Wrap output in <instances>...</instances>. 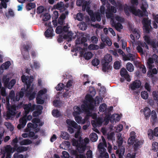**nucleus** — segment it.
<instances>
[{
    "label": "nucleus",
    "mask_w": 158,
    "mask_h": 158,
    "mask_svg": "<svg viewBox=\"0 0 158 158\" xmlns=\"http://www.w3.org/2000/svg\"><path fill=\"white\" fill-rule=\"evenodd\" d=\"M107 9L106 11V15L108 19L110 18L113 15L114 13L117 11L116 8L114 6H111L109 3L106 5Z\"/></svg>",
    "instance_id": "obj_3"
},
{
    "label": "nucleus",
    "mask_w": 158,
    "mask_h": 158,
    "mask_svg": "<svg viewBox=\"0 0 158 158\" xmlns=\"http://www.w3.org/2000/svg\"><path fill=\"white\" fill-rule=\"evenodd\" d=\"M21 53L23 57L26 60H29L30 57L29 54V52H24L22 49H21Z\"/></svg>",
    "instance_id": "obj_31"
},
{
    "label": "nucleus",
    "mask_w": 158,
    "mask_h": 158,
    "mask_svg": "<svg viewBox=\"0 0 158 158\" xmlns=\"http://www.w3.org/2000/svg\"><path fill=\"white\" fill-rule=\"evenodd\" d=\"M76 18L78 21H82L83 19V14L81 13H78L76 16Z\"/></svg>",
    "instance_id": "obj_64"
},
{
    "label": "nucleus",
    "mask_w": 158,
    "mask_h": 158,
    "mask_svg": "<svg viewBox=\"0 0 158 158\" xmlns=\"http://www.w3.org/2000/svg\"><path fill=\"white\" fill-rule=\"evenodd\" d=\"M6 88L2 87L0 89V94L3 97H6L7 96V94L6 92Z\"/></svg>",
    "instance_id": "obj_52"
},
{
    "label": "nucleus",
    "mask_w": 158,
    "mask_h": 158,
    "mask_svg": "<svg viewBox=\"0 0 158 158\" xmlns=\"http://www.w3.org/2000/svg\"><path fill=\"white\" fill-rule=\"evenodd\" d=\"M74 112L73 113V116H75L80 114L82 112V110L80 107L77 106H75L73 108Z\"/></svg>",
    "instance_id": "obj_23"
},
{
    "label": "nucleus",
    "mask_w": 158,
    "mask_h": 158,
    "mask_svg": "<svg viewBox=\"0 0 158 158\" xmlns=\"http://www.w3.org/2000/svg\"><path fill=\"white\" fill-rule=\"evenodd\" d=\"M27 148L26 147L20 146L18 148L16 151L18 152H23L27 151Z\"/></svg>",
    "instance_id": "obj_47"
},
{
    "label": "nucleus",
    "mask_w": 158,
    "mask_h": 158,
    "mask_svg": "<svg viewBox=\"0 0 158 158\" xmlns=\"http://www.w3.org/2000/svg\"><path fill=\"white\" fill-rule=\"evenodd\" d=\"M124 148L122 146V148L120 149L119 148L116 151L117 154L118 155V157L119 158H122L123 156L124 152Z\"/></svg>",
    "instance_id": "obj_24"
},
{
    "label": "nucleus",
    "mask_w": 158,
    "mask_h": 158,
    "mask_svg": "<svg viewBox=\"0 0 158 158\" xmlns=\"http://www.w3.org/2000/svg\"><path fill=\"white\" fill-rule=\"evenodd\" d=\"M4 151L6 154H10L11 153H13V148L11 147L10 145H7L5 147L4 150H2Z\"/></svg>",
    "instance_id": "obj_26"
},
{
    "label": "nucleus",
    "mask_w": 158,
    "mask_h": 158,
    "mask_svg": "<svg viewBox=\"0 0 158 158\" xmlns=\"http://www.w3.org/2000/svg\"><path fill=\"white\" fill-rule=\"evenodd\" d=\"M10 78L9 77H7L6 76H4L2 78V82L4 83V86L6 87V86H8V84L9 82Z\"/></svg>",
    "instance_id": "obj_30"
},
{
    "label": "nucleus",
    "mask_w": 158,
    "mask_h": 158,
    "mask_svg": "<svg viewBox=\"0 0 158 158\" xmlns=\"http://www.w3.org/2000/svg\"><path fill=\"white\" fill-rule=\"evenodd\" d=\"M90 139L92 142L96 141L98 139L97 134L95 133H92L90 135Z\"/></svg>",
    "instance_id": "obj_40"
},
{
    "label": "nucleus",
    "mask_w": 158,
    "mask_h": 158,
    "mask_svg": "<svg viewBox=\"0 0 158 158\" xmlns=\"http://www.w3.org/2000/svg\"><path fill=\"white\" fill-rule=\"evenodd\" d=\"M19 123L17 126V128L21 129L24 127L27 122V119L25 117H23L19 120Z\"/></svg>",
    "instance_id": "obj_17"
},
{
    "label": "nucleus",
    "mask_w": 158,
    "mask_h": 158,
    "mask_svg": "<svg viewBox=\"0 0 158 158\" xmlns=\"http://www.w3.org/2000/svg\"><path fill=\"white\" fill-rule=\"evenodd\" d=\"M35 7V4L34 3L30 2L27 4L26 8L27 10H30Z\"/></svg>",
    "instance_id": "obj_34"
},
{
    "label": "nucleus",
    "mask_w": 158,
    "mask_h": 158,
    "mask_svg": "<svg viewBox=\"0 0 158 158\" xmlns=\"http://www.w3.org/2000/svg\"><path fill=\"white\" fill-rule=\"evenodd\" d=\"M32 80H31V79L27 81L26 83L25 84L27 86V90L30 89L31 88V84L32 83Z\"/></svg>",
    "instance_id": "obj_61"
},
{
    "label": "nucleus",
    "mask_w": 158,
    "mask_h": 158,
    "mask_svg": "<svg viewBox=\"0 0 158 158\" xmlns=\"http://www.w3.org/2000/svg\"><path fill=\"white\" fill-rule=\"evenodd\" d=\"M144 87L146 90L147 91L150 92L151 91V86L150 85V84L148 82H146L144 85Z\"/></svg>",
    "instance_id": "obj_51"
},
{
    "label": "nucleus",
    "mask_w": 158,
    "mask_h": 158,
    "mask_svg": "<svg viewBox=\"0 0 158 158\" xmlns=\"http://www.w3.org/2000/svg\"><path fill=\"white\" fill-rule=\"evenodd\" d=\"M148 135L150 139H152L153 138L154 132L151 129H149L148 131Z\"/></svg>",
    "instance_id": "obj_59"
},
{
    "label": "nucleus",
    "mask_w": 158,
    "mask_h": 158,
    "mask_svg": "<svg viewBox=\"0 0 158 158\" xmlns=\"http://www.w3.org/2000/svg\"><path fill=\"white\" fill-rule=\"evenodd\" d=\"M126 69L129 72H132L134 69V67L131 63L128 62L126 64Z\"/></svg>",
    "instance_id": "obj_41"
},
{
    "label": "nucleus",
    "mask_w": 158,
    "mask_h": 158,
    "mask_svg": "<svg viewBox=\"0 0 158 158\" xmlns=\"http://www.w3.org/2000/svg\"><path fill=\"white\" fill-rule=\"evenodd\" d=\"M87 40V38L85 37H81V39L80 38H78L76 40V44H84L85 46H87V44H85Z\"/></svg>",
    "instance_id": "obj_20"
},
{
    "label": "nucleus",
    "mask_w": 158,
    "mask_h": 158,
    "mask_svg": "<svg viewBox=\"0 0 158 158\" xmlns=\"http://www.w3.org/2000/svg\"><path fill=\"white\" fill-rule=\"evenodd\" d=\"M52 114L54 116L58 117L60 116V112L58 110H53L52 111Z\"/></svg>",
    "instance_id": "obj_50"
},
{
    "label": "nucleus",
    "mask_w": 158,
    "mask_h": 158,
    "mask_svg": "<svg viewBox=\"0 0 158 158\" xmlns=\"http://www.w3.org/2000/svg\"><path fill=\"white\" fill-rule=\"evenodd\" d=\"M124 11L126 14H129L128 10L135 16L139 17H142L143 15V13L139 9L136 10L135 7L133 6L128 7L127 6L124 8Z\"/></svg>",
    "instance_id": "obj_2"
},
{
    "label": "nucleus",
    "mask_w": 158,
    "mask_h": 158,
    "mask_svg": "<svg viewBox=\"0 0 158 158\" xmlns=\"http://www.w3.org/2000/svg\"><path fill=\"white\" fill-rule=\"evenodd\" d=\"M47 92L48 90L45 88L40 90L36 94V99H48L49 95Z\"/></svg>",
    "instance_id": "obj_4"
},
{
    "label": "nucleus",
    "mask_w": 158,
    "mask_h": 158,
    "mask_svg": "<svg viewBox=\"0 0 158 158\" xmlns=\"http://www.w3.org/2000/svg\"><path fill=\"white\" fill-rule=\"evenodd\" d=\"M93 55L91 52H85L84 55V57L87 60L90 59L93 56Z\"/></svg>",
    "instance_id": "obj_38"
},
{
    "label": "nucleus",
    "mask_w": 158,
    "mask_h": 158,
    "mask_svg": "<svg viewBox=\"0 0 158 158\" xmlns=\"http://www.w3.org/2000/svg\"><path fill=\"white\" fill-rule=\"evenodd\" d=\"M16 83V80L15 79H12L9 82L8 84V86H6L9 89H11Z\"/></svg>",
    "instance_id": "obj_37"
},
{
    "label": "nucleus",
    "mask_w": 158,
    "mask_h": 158,
    "mask_svg": "<svg viewBox=\"0 0 158 158\" xmlns=\"http://www.w3.org/2000/svg\"><path fill=\"white\" fill-rule=\"evenodd\" d=\"M31 48V45L30 43L28 42L26 45L24 44L23 45V50L24 52H29Z\"/></svg>",
    "instance_id": "obj_35"
},
{
    "label": "nucleus",
    "mask_w": 158,
    "mask_h": 158,
    "mask_svg": "<svg viewBox=\"0 0 158 158\" xmlns=\"http://www.w3.org/2000/svg\"><path fill=\"white\" fill-rule=\"evenodd\" d=\"M114 68L116 69H118L120 68V64L118 61H115L113 65Z\"/></svg>",
    "instance_id": "obj_60"
},
{
    "label": "nucleus",
    "mask_w": 158,
    "mask_h": 158,
    "mask_svg": "<svg viewBox=\"0 0 158 158\" xmlns=\"http://www.w3.org/2000/svg\"><path fill=\"white\" fill-rule=\"evenodd\" d=\"M55 6L56 9L58 10L63 9V10H65L66 9V8L64 6V4L62 2L57 3L55 5Z\"/></svg>",
    "instance_id": "obj_33"
},
{
    "label": "nucleus",
    "mask_w": 158,
    "mask_h": 158,
    "mask_svg": "<svg viewBox=\"0 0 158 158\" xmlns=\"http://www.w3.org/2000/svg\"><path fill=\"white\" fill-rule=\"evenodd\" d=\"M33 89V87L32 86L30 89L27 90V92L26 93V96L27 97L28 99H34L35 98L36 94V92H32Z\"/></svg>",
    "instance_id": "obj_14"
},
{
    "label": "nucleus",
    "mask_w": 158,
    "mask_h": 158,
    "mask_svg": "<svg viewBox=\"0 0 158 158\" xmlns=\"http://www.w3.org/2000/svg\"><path fill=\"white\" fill-rule=\"evenodd\" d=\"M9 111L7 112L6 114V117L8 118L11 117V116L14 115L15 114V112L13 111L10 108L8 109Z\"/></svg>",
    "instance_id": "obj_45"
},
{
    "label": "nucleus",
    "mask_w": 158,
    "mask_h": 158,
    "mask_svg": "<svg viewBox=\"0 0 158 158\" xmlns=\"http://www.w3.org/2000/svg\"><path fill=\"white\" fill-rule=\"evenodd\" d=\"M128 73L126 70L124 68H122L120 70V74L121 76L123 77L125 75Z\"/></svg>",
    "instance_id": "obj_63"
},
{
    "label": "nucleus",
    "mask_w": 158,
    "mask_h": 158,
    "mask_svg": "<svg viewBox=\"0 0 158 158\" xmlns=\"http://www.w3.org/2000/svg\"><path fill=\"white\" fill-rule=\"evenodd\" d=\"M147 67L149 69V71L148 72V76L149 75H150L149 76V77H150V75H152V74L151 73V71L152 68L154 67V66L152 64H147Z\"/></svg>",
    "instance_id": "obj_58"
},
{
    "label": "nucleus",
    "mask_w": 158,
    "mask_h": 158,
    "mask_svg": "<svg viewBox=\"0 0 158 158\" xmlns=\"http://www.w3.org/2000/svg\"><path fill=\"white\" fill-rule=\"evenodd\" d=\"M15 93L13 90H11L10 91L9 95L6 97V99H15Z\"/></svg>",
    "instance_id": "obj_46"
},
{
    "label": "nucleus",
    "mask_w": 158,
    "mask_h": 158,
    "mask_svg": "<svg viewBox=\"0 0 158 158\" xmlns=\"http://www.w3.org/2000/svg\"><path fill=\"white\" fill-rule=\"evenodd\" d=\"M143 48L147 49H149L148 46L145 42H141L137 47L136 49L138 52L141 54L144 55L145 54V52H146V50L145 49L143 50Z\"/></svg>",
    "instance_id": "obj_6"
},
{
    "label": "nucleus",
    "mask_w": 158,
    "mask_h": 158,
    "mask_svg": "<svg viewBox=\"0 0 158 158\" xmlns=\"http://www.w3.org/2000/svg\"><path fill=\"white\" fill-rule=\"evenodd\" d=\"M32 143L31 140L29 139H25L23 140L20 142L21 145H27L31 144Z\"/></svg>",
    "instance_id": "obj_43"
},
{
    "label": "nucleus",
    "mask_w": 158,
    "mask_h": 158,
    "mask_svg": "<svg viewBox=\"0 0 158 158\" xmlns=\"http://www.w3.org/2000/svg\"><path fill=\"white\" fill-rule=\"evenodd\" d=\"M65 92L63 93L62 96L64 98H67L71 96V93L70 91L69 90V89L65 88Z\"/></svg>",
    "instance_id": "obj_36"
},
{
    "label": "nucleus",
    "mask_w": 158,
    "mask_h": 158,
    "mask_svg": "<svg viewBox=\"0 0 158 158\" xmlns=\"http://www.w3.org/2000/svg\"><path fill=\"white\" fill-rule=\"evenodd\" d=\"M44 7L43 6H40L37 8V13L38 14L42 13L44 10Z\"/></svg>",
    "instance_id": "obj_62"
},
{
    "label": "nucleus",
    "mask_w": 158,
    "mask_h": 158,
    "mask_svg": "<svg viewBox=\"0 0 158 158\" xmlns=\"http://www.w3.org/2000/svg\"><path fill=\"white\" fill-rule=\"evenodd\" d=\"M143 114L146 117H149L151 115V110L147 107H145L144 109Z\"/></svg>",
    "instance_id": "obj_27"
},
{
    "label": "nucleus",
    "mask_w": 158,
    "mask_h": 158,
    "mask_svg": "<svg viewBox=\"0 0 158 158\" xmlns=\"http://www.w3.org/2000/svg\"><path fill=\"white\" fill-rule=\"evenodd\" d=\"M141 85V83L139 80H135L129 85V88L132 90L134 91L139 88Z\"/></svg>",
    "instance_id": "obj_10"
},
{
    "label": "nucleus",
    "mask_w": 158,
    "mask_h": 158,
    "mask_svg": "<svg viewBox=\"0 0 158 158\" xmlns=\"http://www.w3.org/2000/svg\"><path fill=\"white\" fill-rule=\"evenodd\" d=\"M98 148L99 151L101 152V153L103 152H104L106 150V149L103 147V144L102 143H100L98 145Z\"/></svg>",
    "instance_id": "obj_48"
},
{
    "label": "nucleus",
    "mask_w": 158,
    "mask_h": 158,
    "mask_svg": "<svg viewBox=\"0 0 158 158\" xmlns=\"http://www.w3.org/2000/svg\"><path fill=\"white\" fill-rule=\"evenodd\" d=\"M107 106L105 103L102 104L99 107L100 112H103L106 109Z\"/></svg>",
    "instance_id": "obj_44"
},
{
    "label": "nucleus",
    "mask_w": 158,
    "mask_h": 158,
    "mask_svg": "<svg viewBox=\"0 0 158 158\" xmlns=\"http://www.w3.org/2000/svg\"><path fill=\"white\" fill-rule=\"evenodd\" d=\"M106 88L104 86H101L99 92V95L96 97L95 99H103L105 96Z\"/></svg>",
    "instance_id": "obj_16"
},
{
    "label": "nucleus",
    "mask_w": 158,
    "mask_h": 158,
    "mask_svg": "<svg viewBox=\"0 0 158 158\" xmlns=\"http://www.w3.org/2000/svg\"><path fill=\"white\" fill-rule=\"evenodd\" d=\"M26 92L27 89H26L25 88H22L20 91L16 94L15 99H17L22 98L24 96L25 94H26Z\"/></svg>",
    "instance_id": "obj_18"
},
{
    "label": "nucleus",
    "mask_w": 158,
    "mask_h": 158,
    "mask_svg": "<svg viewBox=\"0 0 158 158\" xmlns=\"http://www.w3.org/2000/svg\"><path fill=\"white\" fill-rule=\"evenodd\" d=\"M77 149L79 153H83L86 148V144L82 140H79V144L77 146Z\"/></svg>",
    "instance_id": "obj_13"
},
{
    "label": "nucleus",
    "mask_w": 158,
    "mask_h": 158,
    "mask_svg": "<svg viewBox=\"0 0 158 158\" xmlns=\"http://www.w3.org/2000/svg\"><path fill=\"white\" fill-rule=\"evenodd\" d=\"M151 20L148 19V18H144L142 21V23L144 27L146 32L148 33L150 30L152 29L151 26Z\"/></svg>",
    "instance_id": "obj_5"
},
{
    "label": "nucleus",
    "mask_w": 158,
    "mask_h": 158,
    "mask_svg": "<svg viewBox=\"0 0 158 158\" xmlns=\"http://www.w3.org/2000/svg\"><path fill=\"white\" fill-rule=\"evenodd\" d=\"M60 99H55L53 102V105L56 107H60Z\"/></svg>",
    "instance_id": "obj_54"
},
{
    "label": "nucleus",
    "mask_w": 158,
    "mask_h": 158,
    "mask_svg": "<svg viewBox=\"0 0 158 158\" xmlns=\"http://www.w3.org/2000/svg\"><path fill=\"white\" fill-rule=\"evenodd\" d=\"M144 38L145 41L148 44L152 45L153 48L155 47V42L151 39L149 36L146 35L144 36Z\"/></svg>",
    "instance_id": "obj_19"
},
{
    "label": "nucleus",
    "mask_w": 158,
    "mask_h": 158,
    "mask_svg": "<svg viewBox=\"0 0 158 158\" xmlns=\"http://www.w3.org/2000/svg\"><path fill=\"white\" fill-rule=\"evenodd\" d=\"M100 63L99 60L97 58H95L93 59L92 61V65L94 66H98Z\"/></svg>",
    "instance_id": "obj_57"
},
{
    "label": "nucleus",
    "mask_w": 158,
    "mask_h": 158,
    "mask_svg": "<svg viewBox=\"0 0 158 158\" xmlns=\"http://www.w3.org/2000/svg\"><path fill=\"white\" fill-rule=\"evenodd\" d=\"M112 60V56L110 54L106 55L104 57V60L102 62H107L109 64Z\"/></svg>",
    "instance_id": "obj_28"
},
{
    "label": "nucleus",
    "mask_w": 158,
    "mask_h": 158,
    "mask_svg": "<svg viewBox=\"0 0 158 158\" xmlns=\"http://www.w3.org/2000/svg\"><path fill=\"white\" fill-rule=\"evenodd\" d=\"M141 95L143 99H148L149 95L147 91H142L141 92Z\"/></svg>",
    "instance_id": "obj_49"
},
{
    "label": "nucleus",
    "mask_w": 158,
    "mask_h": 158,
    "mask_svg": "<svg viewBox=\"0 0 158 158\" xmlns=\"http://www.w3.org/2000/svg\"><path fill=\"white\" fill-rule=\"evenodd\" d=\"M102 70L104 72H106L108 69L109 64L107 62H102Z\"/></svg>",
    "instance_id": "obj_42"
},
{
    "label": "nucleus",
    "mask_w": 158,
    "mask_h": 158,
    "mask_svg": "<svg viewBox=\"0 0 158 158\" xmlns=\"http://www.w3.org/2000/svg\"><path fill=\"white\" fill-rule=\"evenodd\" d=\"M73 83V80H69L67 82L66 85H64L65 88H66V89H69V88L72 86Z\"/></svg>",
    "instance_id": "obj_56"
},
{
    "label": "nucleus",
    "mask_w": 158,
    "mask_h": 158,
    "mask_svg": "<svg viewBox=\"0 0 158 158\" xmlns=\"http://www.w3.org/2000/svg\"><path fill=\"white\" fill-rule=\"evenodd\" d=\"M35 104L32 105L30 103L28 104H24L23 108L24 110V114L27 115L30 111H33L34 110Z\"/></svg>",
    "instance_id": "obj_8"
},
{
    "label": "nucleus",
    "mask_w": 158,
    "mask_h": 158,
    "mask_svg": "<svg viewBox=\"0 0 158 158\" xmlns=\"http://www.w3.org/2000/svg\"><path fill=\"white\" fill-rule=\"evenodd\" d=\"M134 143V149L135 150H137L139 148H140V146L143 143L142 141L138 140L136 139Z\"/></svg>",
    "instance_id": "obj_25"
},
{
    "label": "nucleus",
    "mask_w": 158,
    "mask_h": 158,
    "mask_svg": "<svg viewBox=\"0 0 158 158\" xmlns=\"http://www.w3.org/2000/svg\"><path fill=\"white\" fill-rule=\"evenodd\" d=\"M10 64V61H7L2 64L0 68L2 69H6L9 67Z\"/></svg>",
    "instance_id": "obj_29"
},
{
    "label": "nucleus",
    "mask_w": 158,
    "mask_h": 158,
    "mask_svg": "<svg viewBox=\"0 0 158 158\" xmlns=\"http://www.w3.org/2000/svg\"><path fill=\"white\" fill-rule=\"evenodd\" d=\"M136 139H135V136H131L128 139L127 143L130 145H132L135 143Z\"/></svg>",
    "instance_id": "obj_32"
},
{
    "label": "nucleus",
    "mask_w": 158,
    "mask_h": 158,
    "mask_svg": "<svg viewBox=\"0 0 158 158\" xmlns=\"http://www.w3.org/2000/svg\"><path fill=\"white\" fill-rule=\"evenodd\" d=\"M84 101V104L81 105L82 110L85 112H89V110L93 111L94 110V102L97 101H100L103 99H85Z\"/></svg>",
    "instance_id": "obj_1"
},
{
    "label": "nucleus",
    "mask_w": 158,
    "mask_h": 158,
    "mask_svg": "<svg viewBox=\"0 0 158 158\" xmlns=\"http://www.w3.org/2000/svg\"><path fill=\"white\" fill-rule=\"evenodd\" d=\"M69 27L68 25H65L64 26H58L56 30V32L57 34H60L62 33H66L69 31Z\"/></svg>",
    "instance_id": "obj_12"
},
{
    "label": "nucleus",
    "mask_w": 158,
    "mask_h": 158,
    "mask_svg": "<svg viewBox=\"0 0 158 158\" xmlns=\"http://www.w3.org/2000/svg\"><path fill=\"white\" fill-rule=\"evenodd\" d=\"M60 137L63 139L65 140H68L69 138V136L68 133L64 131L62 132Z\"/></svg>",
    "instance_id": "obj_39"
},
{
    "label": "nucleus",
    "mask_w": 158,
    "mask_h": 158,
    "mask_svg": "<svg viewBox=\"0 0 158 158\" xmlns=\"http://www.w3.org/2000/svg\"><path fill=\"white\" fill-rule=\"evenodd\" d=\"M63 88L65 89L64 85L61 83H59L56 87V90L59 91H61Z\"/></svg>",
    "instance_id": "obj_53"
},
{
    "label": "nucleus",
    "mask_w": 158,
    "mask_h": 158,
    "mask_svg": "<svg viewBox=\"0 0 158 158\" xmlns=\"http://www.w3.org/2000/svg\"><path fill=\"white\" fill-rule=\"evenodd\" d=\"M111 21L112 25L115 27L117 31H119L121 29H123V26L121 23H116L114 20H112Z\"/></svg>",
    "instance_id": "obj_22"
},
{
    "label": "nucleus",
    "mask_w": 158,
    "mask_h": 158,
    "mask_svg": "<svg viewBox=\"0 0 158 158\" xmlns=\"http://www.w3.org/2000/svg\"><path fill=\"white\" fill-rule=\"evenodd\" d=\"M73 34L72 32L71 31H70L68 32L67 35H64L63 36L62 35H60L57 39V41L59 43H61L62 41L63 38L67 40L68 42L71 41L72 40Z\"/></svg>",
    "instance_id": "obj_7"
},
{
    "label": "nucleus",
    "mask_w": 158,
    "mask_h": 158,
    "mask_svg": "<svg viewBox=\"0 0 158 158\" xmlns=\"http://www.w3.org/2000/svg\"><path fill=\"white\" fill-rule=\"evenodd\" d=\"M22 105V103H21L18 106H16L15 105L12 106L10 108H9L13 111H15L17 109H19L21 107Z\"/></svg>",
    "instance_id": "obj_55"
},
{
    "label": "nucleus",
    "mask_w": 158,
    "mask_h": 158,
    "mask_svg": "<svg viewBox=\"0 0 158 158\" xmlns=\"http://www.w3.org/2000/svg\"><path fill=\"white\" fill-rule=\"evenodd\" d=\"M96 94V91L94 87L90 86L85 99H94V97L95 96Z\"/></svg>",
    "instance_id": "obj_9"
},
{
    "label": "nucleus",
    "mask_w": 158,
    "mask_h": 158,
    "mask_svg": "<svg viewBox=\"0 0 158 158\" xmlns=\"http://www.w3.org/2000/svg\"><path fill=\"white\" fill-rule=\"evenodd\" d=\"M66 123L67 125L70 126H72L74 128L78 130H80L81 127L74 121H72L70 119H67L66 120Z\"/></svg>",
    "instance_id": "obj_15"
},
{
    "label": "nucleus",
    "mask_w": 158,
    "mask_h": 158,
    "mask_svg": "<svg viewBox=\"0 0 158 158\" xmlns=\"http://www.w3.org/2000/svg\"><path fill=\"white\" fill-rule=\"evenodd\" d=\"M43 109V107L40 105H35L34 110L36 111H34L32 113V116L35 117H37L40 115L42 113V110Z\"/></svg>",
    "instance_id": "obj_11"
},
{
    "label": "nucleus",
    "mask_w": 158,
    "mask_h": 158,
    "mask_svg": "<svg viewBox=\"0 0 158 158\" xmlns=\"http://www.w3.org/2000/svg\"><path fill=\"white\" fill-rule=\"evenodd\" d=\"M53 32V30L52 27H50L45 31L44 35L46 37H52L54 35Z\"/></svg>",
    "instance_id": "obj_21"
}]
</instances>
